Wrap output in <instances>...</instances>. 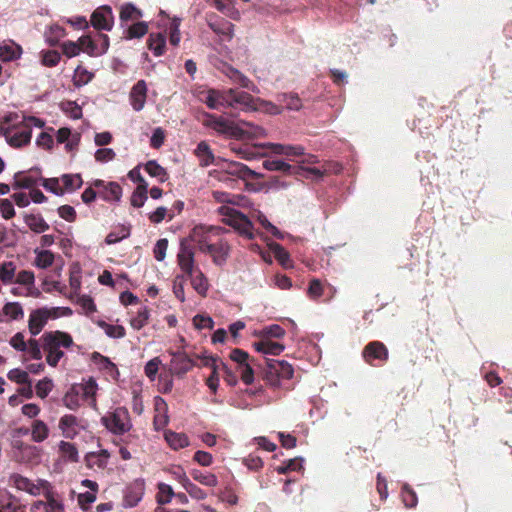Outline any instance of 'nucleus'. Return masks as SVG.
<instances>
[{"mask_svg": "<svg viewBox=\"0 0 512 512\" xmlns=\"http://www.w3.org/2000/svg\"><path fill=\"white\" fill-rule=\"evenodd\" d=\"M40 340L42 348L46 352V362L51 367H56L64 356L61 348H70L73 345L72 336L60 330L45 332Z\"/></svg>", "mask_w": 512, "mask_h": 512, "instance_id": "nucleus-1", "label": "nucleus"}, {"mask_svg": "<svg viewBox=\"0 0 512 512\" xmlns=\"http://www.w3.org/2000/svg\"><path fill=\"white\" fill-rule=\"evenodd\" d=\"M293 375L294 369L287 361L264 359L263 379L271 387H279L282 380H289Z\"/></svg>", "mask_w": 512, "mask_h": 512, "instance_id": "nucleus-2", "label": "nucleus"}, {"mask_svg": "<svg viewBox=\"0 0 512 512\" xmlns=\"http://www.w3.org/2000/svg\"><path fill=\"white\" fill-rule=\"evenodd\" d=\"M229 357L236 364L235 370L240 374L242 382L246 385L252 384L254 381V367L262 365L239 348L233 349Z\"/></svg>", "mask_w": 512, "mask_h": 512, "instance_id": "nucleus-3", "label": "nucleus"}, {"mask_svg": "<svg viewBox=\"0 0 512 512\" xmlns=\"http://www.w3.org/2000/svg\"><path fill=\"white\" fill-rule=\"evenodd\" d=\"M101 421L115 435H123L132 428L130 415L125 407H117L114 411L103 416Z\"/></svg>", "mask_w": 512, "mask_h": 512, "instance_id": "nucleus-4", "label": "nucleus"}, {"mask_svg": "<svg viewBox=\"0 0 512 512\" xmlns=\"http://www.w3.org/2000/svg\"><path fill=\"white\" fill-rule=\"evenodd\" d=\"M225 223L234 228L241 236L247 239L254 238V226L249 218L242 212L227 208Z\"/></svg>", "mask_w": 512, "mask_h": 512, "instance_id": "nucleus-5", "label": "nucleus"}, {"mask_svg": "<svg viewBox=\"0 0 512 512\" xmlns=\"http://www.w3.org/2000/svg\"><path fill=\"white\" fill-rule=\"evenodd\" d=\"M225 93V108L249 110L255 109L254 97L244 91L238 89H224Z\"/></svg>", "mask_w": 512, "mask_h": 512, "instance_id": "nucleus-6", "label": "nucleus"}, {"mask_svg": "<svg viewBox=\"0 0 512 512\" xmlns=\"http://www.w3.org/2000/svg\"><path fill=\"white\" fill-rule=\"evenodd\" d=\"M58 309L42 307L33 310L29 315L28 329L32 336H37L45 327L49 319L59 318Z\"/></svg>", "mask_w": 512, "mask_h": 512, "instance_id": "nucleus-7", "label": "nucleus"}, {"mask_svg": "<svg viewBox=\"0 0 512 512\" xmlns=\"http://www.w3.org/2000/svg\"><path fill=\"white\" fill-rule=\"evenodd\" d=\"M222 231L221 227L199 225L193 228L190 238L198 245L199 250L204 252L209 245L216 242L213 237H219Z\"/></svg>", "mask_w": 512, "mask_h": 512, "instance_id": "nucleus-8", "label": "nucleus"}, {"mask_svg": "<svg viewBox=\"0 0 512 512\" xmlns=\"http://www.w3.org/2000/svg\"><path fill=\"white\" fill-rule=\"evenodd\" d=\"M4 136L8 144L14 148H20L30 143L32 129L29 125L14 123L4 131Z\"/></svg>", "mask_w": 512, "mask_h": 512, "instance_id": "nucleus-9", "label": "nucleus"}, {"mask_svg": "<svg viewBox=\"0 0 512 512\" xmlns=\"http://www.w3.org/2000/svg\"><path fill=\"white\" fill-rule=\"evenodd\" d=\"M177 263L185 275H192L198 268L195 265L194 248L187 239H183L180 242Z\"/></svg>", "mask_w": 512, "mask_h": 512, "instance_id": "nucleus-10", "label": "nucleus"}, {"mask_svg": "<svg viewBox=\"0 0 512 512\" xmlns=\"http://www.w3.org/2000/svg\"><path fill=\"white\" fill-rule=\"evenodd\" d=\"M388 349L380 341L369 342L363 349L362 356L366 363L374 365V361L377 360L384 363L388 360Z\"/></svg>", "mask_w": 512, "mask_h": 512, "instance_id": "nucleus-11", "label": "nucleus"}, {"mask_svg": "<svg viewBox=\"0 0 512 512\" xmlns=\"http://www.w3.org/2000/svg\"><path fill=\"white\" fill-rule=\"evenodd\" d=\"M170 372L177 377H183L187 374L196 363L184 352L171 353Z\"/></svg>", "mask_w": 512, "mask_h": 512, "instance_id": "nucleus-12", "label": "nucleus"}, {"mask_svg": "<svg viewBox=\"0 0 512 512\" xmlns=\"http://www.w3.org/2000/svg\"><path fill=\"white\" fill-rule=\"evenodd\" d=\"M91 24L97 30L110 31L114 24V16L110 6H101L91 15Z\"/></svg>", "mask_w": 512, "mask_h": 512, "instance_id": "nucleus-13", "label": "nucleus"}, {"mask_svg": "<svg viewBox=\"0 0 512 512\" xmlns=\"http://www.w3.org/2000/svg\"><path fill=\"white\" fill-rule=\"evenodd\" d=\"M145 492L144 479L138 478L131 482L125 489L124 506L135 507L143 498Z\"/></svg>", "mask_w": 512, "mask_h": 512, "instance_id": "nucleus-14", "label": "nucleus"}, {"mask_svg": "<svg viewBox=\"0 0 512 512\" xmlns=\"http://www.w3.org/2000/svg\"><path fill=\"white\" fill-rule=\"evenodd\" d=\"M42 485V494L45 498V504L48 512H63L64 504L61 496L54 490L51 483L48 481H43Z\"/></svg>", "mask_w": 512, "mask_h": 512, "instance_id": "nucleus-15", "label": "nucleus"}, {"mask_svg": "<svg viewBox=\"0 0 512 512\" xmlns=\"http://www.w3.org/2000/svg\"><path fill=\"white\" fill-rule=\"evenodd\" d=\"M147 92V84L144 80L137 81V83H135L132 87L129 94V100L132 108L135 111H141L144 108Z\"/></svg>", "mask_w": 512, "mask_h": 512, "instance_id": "nucleus-16", "label": "nucleus"}, {"mask_svg": "<svg viewBox=\"0 0 512 512\" xmlns=\"http://www.w3.org/2000/svg\"><path fill=\"white\" fill-rule=\"evenodd\" d=\"M229 250L230 247L228 243L222 239H218L215 243L209 245L207 250L203 253L209 254L216 265H222L227 260Z\"/></svg>", "mask_w": 512, "mask_h": 512, "instance_id": "nucleus-17", "label": "nucleus"}, {"mask_svg": "<svg viewBox=\"0 0 512 512\" xmlns=\"http://www.w3.org/2000/svg\"><path fill=\"white\" fill-rule=\"evenodd\" d=\"M223 73L232 81V83L252 92L257 91L256 85L247 76L234 67L226 65L223 69Z\"/></svg>", "mask_w": 512, "mask_h": 512, "instance_id": "nucleus-18", "label": "nucleus"}, {"mask_svg": "<svg viewBox=\"0 0 512 512\" xmlns=\"http://www.w3.org/2000/svg\"><path fill=\"white\" fill-rule=\"evenodd\" d=\"M209 28L218 35L231 39L234 25L225 18L219 16L210 17L208 20Z\"/></svg>", "mask_w": 512, "mask_h": 512, "instance_id": "nucleus-19", "label": "nucleus"}, {"mask_svg": "<svg viewBox=\"0 0 512 512\" xmlns=\"http://www.w3.org/2000/svg\"><path fill=\"white\" fill-rule=\"evenodd\" d=\"M155 411L156 414L153 419V425L156 431L162 430L169 422L167 415V403L161 397L155 398Z\"/></svg>", "mask_w": 512, "mask_h": 512, "instance_id": "nucleus-20", "label": "nucleus"}, {"mask_svg": "<svg viewBox=\"0 0 512 512\" xmlns=\"http://www.w3.org/2000/svg\"><path fill=\"white\" fill-rule=\"evenodd\" d=\"M59 429L65 438L73 439L78 434L79 421L72 414H66L59 420Z\"/></svg>", "mask_w": 512, "mask_h": 512, "instance_id": "nucleus-21", "label": "nucleus"}, {"mask_svg": "<svg viewBox=\"0 0 512 512\" xmlns=\"http://www.w3.org/2000/svg\"><path fill=\"white\" fill-rule=\"evenodd\" d=\"M73 387L84 400H91L92 406H96L95 396L97 383L93 378H89V380L84 383L74 384Z\"/></svg>", "mask_w": 512, "mask_h": 512, "instance_id": "nucleus-22", "label": "nucleus"}, {"mask_svg": "<svg viewBox=\"0 0 512 512\" xmlns=\"http://www.w3.org/2000/svg\"><path fill=\"white\" fill-rule=\"evenodd\" d=\"M209 126L219 133L228 134L235 137L238 136V131H240V127L223 119L222 117H212Z\"/></svg>", "mask_w": 512, "mask_h": 512, "instance_id": "nucleus-23", "label": "nucleus"}, {"mask_svg": "<svg viewBox=\"0 0 512 512\" xmlns=\"http://www.w3.org/2000/svg\"><path fill=\"white\" fill-rule=\"evenodd\" d=\"M256 351L263 354L279 355L284 350V345L271 339H261L253 344Z\"/></svg>", "mask_w": 512, "mask_h": 512, "instance_id": "nucleus-24", "label": "nucleus"}, {"mask_svg": "<svg viewBox=\"0 0 512 512\" xmlns=\"http://www.w3.org/2000/svg\"><path fill=\"white\" fill-rule=\"evenodd\" d=\"M266 136V131L263 127L252 124L250 122H244L243 127H240L237 138H248L258 139Z\"/></svg>", "mask_w": 512, "mask_h": 512, "instance_id": "nucleus-25", "label": "nucleus"}, {"mask_svg": "<svg viewBox=\"0 0 512 512\" xmlns=\"http://www.w3.org/2000/svg\"><path fill=\"white\" fill-rule=\"evenodd\" d=\"M271 151L275 154L286 155V156H304V147L301 145H284L278 143L269 144Z\"/></svg>", "mask_w": 512, "mask_h": 512, "instance_id": "nucleus-26", "label": "nucleus"}, {"mask_svg": "<svg viewBox=\"0 0 512 512\" xmlns=\"http://www.w3.org/2000/svg\"><path fill=\"white\" fill-rule=\"evenodd\" d=\"M179 482L192 498L196 500H203L207 497V493L196 484L192 483L186 476L185 472H181L179 475Z\"/></svg>", "mask_w": 512, "mask_h": 512, "instance_id": "nucleus-27", "label": "nucleus"}, {"mask_svg": "<svg viewBox=\"0 0 512 512\" xmlns=\"http://www.w3.org/2000/svg\"><path fill=\"white\" fill-rule=\"evenodd\" d=\"M263 167L268 171H280L285 174H296L300 167L291 166L290 164L278 160V159H267L263 161Z\"/></svg>", "mask_w": 512, "mask_h": 512, "instance_id": "nucleus-28", "label": "nucleus"}, {"mask_svg": "<svg viewBox=\"0 0 512 512\" xmlns=\"http://www.w3.org/2000/svg\"><path fill=\"white\" fill-rule=\"evenodd\" d=\"M190 278V282L195 291L201 296H205L208 289L209 283L203 272L197 268L192 275H187Z\"/></svg>", "mask_w": 512, "mask_h": 512, "instance_id": "nucleus-29", "label": "nucleus"}, {"mask_svg": "<svg viewBox=\"0 0 512 512\" xmlns=\"http://www.w3.org/2000/svg\"><path fill=\"white\" fill-rule=\"evenodd\" d=\"M148 48L155 56H161L165 53L166 36L163 33H151L147 41Z\"/></svg>", "mask_w": 512, "mask_h": 512, "instance_id": "nucleus-30", "label": "nucleus"}, {"mask_svg": "<svg viewBox=\"0 0 512 512\" xmlns=\"http://www.w3.org/2000/svg\"><path fill=\"white\" fill-rule=\"evenodd\" d=\"M164 438L168 445L173 450H179L185 448L189 445V439L184 433H177L171 430H168L164 434Z\"/></svg>", "mask_w": 512, "mask_h": 512, "instance_id": "nucleus-31", "label": "nucleus"}, {"mask_svg": "<svg viewBox=\"0 0 512 512\" xmlns=\"http://www.w3.org/2000/svg\"><path fill=\"white\" fill-rule=\"evenodd\" d=\"M24 222L35 233H43L50 228L49 224L39 214H25Z\"/></svg>", "mask_w": 512, "mask_h": 512, "instance_id": "nucleus-32", "label": "nucleus"}, {"mask_svg": "<svg viewBox=\"0 0 512 512\" xmlns=\"http://www.w3.org/2000/svg\"><path fill=\"white\" fill-rule=\"evenodd\" d=\"M195 155L199 159V164L202 167H207L214 162V154L210 146L205 142L201 141L195 149Z\"/></svg>", "mask_w": 512, "mask_h": 512, "instance_id": "nucleus-33", "label": "nucleus"}, {"mask_svg": "<svg viewBox=\"0 0 512 512\" xmlns=\"http://www.w3.org/2000/svg\"><path fill=\"white\" fill-rule=\"evenodd\" d=\"M147 193L148 184L142 175H139V184L131 196V205L134 207H142L147 200Z\"/></svg>", "mask_w": 512, "mask_h": 512, "instance_id": "nucleus-34", "label": "nucleus"}, {"mask_svg": "<svg viewBox=\"0 0 512 512\" xmlns=\"http://www.w3.org/2000/svg\"><path fill=\"white\" fill-rule=\"evenodd\" d=\"M226 173L243 180L254 178L255 176L254 171L240 162H230L227 166Z\"/></svg>", "mask_w": 512, "mask_h": 512, "instance_id": "nucleus-35", "label": "nucleus"}, {"mask_svg": "<svg viewBox=\"0 0 512 512\" xmlns=\"http://www.w3.org/2000/svg\"><path fill=\"white\" fill-rule=\"evenodd\" d=\"M98 195L105 201H119L122 196V188L116 182H109L104 189L99 190Z\"/></svg>", "mask_w": 512, "mask_h": 512, "instance_id": "nucleus-36", "label": "nucleus"}, {"mask_svg": "<svg viewBox=\"0 0 512 512\" xmlns=\"http://www.w3.org/2000/svg\"><path fill=\"white\" fill-rule=\"evenodd\" d=\"M49 427L42 420H34L31 425V438L34 442L41 443L49 437Z\"/></svg>", "mask_w": 512, "mask_h": 512, "instance_id": "nucleus-37", "label": "nucleus"}, {"mask_svg": "<svg viewBox=\"0 0 512 512\" xmlns=\"http://www.w3.org/2000/svg\"><path fill=\"white\" fill-rule=\"evenodd\" d=\"M204 102L210 109H219L220 107H225L224 89H210L207 92V96Z\"/></svg>", "mask_w": 512, "mask_h": 512, "instance_id": "nucleus-38", "label": "nucleus"}, {"mask_svg": "<svg viewBox=\"0 0 512 512\" xmlns=\"http://www.w3.org/2000/svg\"><path fill=\"white\" fill-rule=\"evenodd\" d=\"M0 510L2 512H25V506L21 505L19 499L9 494L0 499Z\"/></svg>", "mask_w": 512, "mask_h": 512, "instance_id": "nucleus-39", "label": "nucleus"}, {"mask_svg": "<svg viewBox=\"0 0 512 512\" xmlns=\"http://www.w3.org/2000/svg\"><path fill=\"white\" fill-rule=\"evenodd\" d=\"M63 183L62 189L66 192H73L81 188L83 180L80 174H63L60 178Z\"/></svg>", "mask_w": 512, "mask_h": 512, "instance_id": "nucleus-40", "label": "nucleus"}, {"mask_svg": "<svg viewBox=\"0 0 512 512\" xmlns=\"http://www.w3.org/2000/svg\"><path fill=\"white\" fill-rule=\"evenodd\" d=\"M150 318V309L147 306H142L136 312V315L131 318L130 325L135 330H140L148 324Z\"/></svg>", "mask_w": 512, "mask_h": 512, "instance_id": "nucleus-41", "label": "nucleus"}, {"mask_svg": "<svg viewBox=\"0 0 512 512\" xmlns=\"http://www.w3.org/2000/svg\"><path fill=\"white\" fill-rule=\"evenodd\" d=\"M144 169L151 177L157 178L160 182L168 180V173L166 169L159 165L155 160L148 161L145 164Z\"/></svg>", "mask_w": 512, "mask_h": 512, "instance_id": "nucleus-42", "label": "nucleus"}, {"mask_svg": "<svg viewBox=\"0 0 512 512\" xmlns=\"http://www.w3.org/2000/svg\"><path fill=\"white\" fill-rule=\"evenodd\" d=\"M59 453L66 461L78 462L79 460L78 450L73 443L61 441L59 444Z\"/></svg>", "mask_w": 512, "mask_h": 512, "instance_id": "nucleus-43", "label": "nucleus"}, {"mask_svg": "<svg viewBox=\"0 0 512 512\" xmlns=\"http://www.w3.org/2000/svg\"><path fill=\"white\" fill-rule=\"evenodd\" d=\"M158 492L156 494V501L160 505H165L171 502L172 498L175 496V493L172 487L166 483H158L157 485Z\"/></svg>", "mask_w": 512, "mask_h": 512, "instance_id": "nucleus-44", "label": "nucleus"}, {"mask_svg": "<svg viewBox=\"0 0 512 512\" xmlns=\"http://www.w3.org/2000/svg\"><path fill=\"white\" fill-rule=\"evenodd\" d=\"M109 453L107 450H101L100 452H91L86 456V461L89 466H97L98 468H104L107 464Z\"/></svg>", "mask_w": 512, "mask_h": 512, "instance_id": "nucleus-45", "label": "nucleus"}, {"mask_svg": "<svg viewBox=\"0 0 512 512\" xmlns=\"http://www.w3.org/2000/svg\"><path fill=\"white\" fill-rule=\"evenodd\" d=\"M191 476L195 481L208 487H215L218 484L216 475L212 473H203L200 470L194 469L191 471Z\"/></svg>", "mask_w": 512, "mask_h": 512, "instance_id": "nucleus-46", "label": "nucleus"}, {"mask_svg": "<svg viewBox=\"0 0 512 512\" xmlns=\"http://www.w3.org/2000/svg\"><path fill=\"white\" fill-rule=\"evenodd\" d=\"M81 51L87 53L91 57L100 56L98 50V43L96 40H93L90 36L84 35L79 38Z\"/></svg>", "mask_w": 512, "mask_h": 512, "instance_id": "nucleus-47", "label": "nucleus"}, {"mask_svg": "<svg viewBox=\"0 0 512 512\" xmlns=\"http://www.w3.org/2000/svg\"><path fill=\"white\" fill-rule=\"evenodd\" d=\"M93 78L94 73L82 66H78L74 72L73 83L76 87H81L88 84Z\"/></svg>", "mask_w": 512, "mask_h": 512, "instance_id": "nucleus-48", "label": "nucleus"}, {"mask_svg": "<svg viewBox=\"0 0 512 512\" xmlns=\"http://www.w3.org/2000/svg\"><path fill=\"white\" fill-rule=\"evenodd\" d=\"M15 458L19 462L28 463L38 459L39 452L35 446L28 444L21 452L15 454Z\"/></svg>", "mask_w": 512, "mask_h": 512, "instance_id": "nucleus-49", "label": "nucleus"}, {"mask_svg": "<svg viewBox=\"0 0 512 512\" xmlns=\"http://www.w3.org/2000/svg\"><path fill=\"white\" fill-rule=\"evenodd\" d=\"M142 17V12L138 8H136L133 4L127 3L122 6L120 11V20L121 21H129V20H138Z\"/></svg>", "mask_w": 512, "mask_h": 512, "instance_id": "nucleus-50", "label": "nucleus"}, {"mask_svg": "<svg viewBox=\"0 0 512 512\" xmlns=\"http://www.w3.org/2000/svg\"><path fill=\"white\" fill-rule=\"evenodd\" d=\"M54 262V254L50 250L36 251L35 265L38 268L46 269Z\"/></svg>", "mask_w": 512, "mask_h": 512, "instance_id": "nucleus-51", "label": "nucleus"}, {"mask_svg": "<svg viewBox=\"0 0 512 512\" xmlns=\"http://www.w3.org/2000/svg\"><path fill=\"white\" fill-rule=\"evenodd\" d=\"M16 266L13 262H3L0 265V281L4 284H9L13 281L15 276Z\"/></svg>", "mask_w": 512, "mask_h": 512, "instance_id": "nucleus-52", "label": "nucleus"}, {"mask_svg": "<svg viewBox=\"0 0 512 512\" xmlns=\"http://www.w3.org/2000/svg\"><path fill=\"white\" fill-rule=\"evenodd\" d=\"M401 497L404 505L407 508H414L418 503V498L415 491L408 485L404 484L401 490Z\"/></svg>", "mask_w": 512, "mask_h": 512, "instance_id": "nucleus-53", "label": "nucleus"}, {"mask_svg": "<svg viewBox=\"0 0 512 512\" xmlns=\"http://www.w3.org/2000/svg\"><path fill=\"white\" fill-rule=\"evenodd\" d=\"M98 325L111 338H123L126 335V330L121 325H111L106 323L105 321H100Z\"/></svg>", "mask_w": 512, "mask_h": 512, "instance_id": "nucleus-54", "label": "nucleus"}, {"mask_svg": "<svg viewBox=\"0 0 512 512\" xmlns=\"http://www.w3.org/2000/svg\"><path fill=\"white\" fill-rule=\"evenodd\" d=\"M148 32L146 22H136L132 24L126 31L127 39L141 38Z\"/></svg>", "mask_w": 512, "mask_h": 512, "instance_id": "nucleus-55", "label": "nucleus"}, {"mask_svg": "<svg viewBox=\"0 0 512 512\" xmlns=\"http://www.w3.org/2000/svg\"><path fill=\"white\" fill-rule=\"evenodd\" d=\"M80 395L75 390V388L72 386L64 395L63 397V404L70 410H76L80 406L79 401Z\"/></svg>", "mask_w": 512, "mask_h": 512, "instance_id": "nucleus-56", "label": "nucleus"}, {"mask_svg": "<svg viewBox=\"0 0 512 512\" xmlns=\"http://www.w3.org/2000/svg\"><path fill=\"white\" fill-rule=\"evenodd\" d=\"M280 102L289 110L298 111L302 107V101L297 94H283Z\"/></svg>", "mask_w": 512, "mask_h": 512, "instance_id": "nucleus-57", "label": "nucleus"}, {"mask_svg": "<svg viewBox=\"0 0 512 512\" xmlns=\"http://www.w3.org/2000/svg\"><path fill=\"white\" fill-rule=\"evenodd\" d=\"M3 313L13 320L20 319L24 315L23 308L18 302L6 303L3 307Z\"/></svg>", "mask_w": 512, "mask_h": 512, "instance_id": "nucleus-58", "label": "nucleus"}, {"mask_svg": "<svg viewBox=\"0 0 512 512\" xmlns=\"http://www.w3.org/2000/svg\"><path fill=\"white\" fill-rule=\"evenodd\" d=\"M285 329L282 328L278 324H273L267 327H264L261 331L262 339H271V338H282L285 335Z\"/></svg>", "mask_w": 512, "mask_h": 512, "instance_id": "nucleus-59", "label": "nucleus"}, {"mask_svg": "<svg viewBox=\"0 0 512 512\" xmlns=\"http://www.w3.org/2000/svg\"><path fill=\"white\" fill-rule=\"evenodd\" d=\"M42 186L46 190H48L58 196H62L65 193V189H62V187L60 186V178L42 179Z\"/></svg>", "mask_w": 512, "mask_h": 512, "instance_id": "nucleus-60", "label": "nucleus"}, {"mask_svg": "<svg viewBox=\"0 0 512 512\" xmlns=\"http://www.w3.org/2000/svg\"><path fill=\"white\" fill-rule=\"evenodd\" d=\"M274 255L277 261L285 268L291 266V259L288 251L281 246L280 244H276L274 247Z\"/></svg>", "mask_w": 512, "mask_h": 512, "instance_id": "nucleus-61", "label": "nucleus"}, {"mask_svg": "<svg viewBox=\"0 0 512 512\" xmlns=\"http://www.w3.org/2000/svg\"><path fill=\"white\" fill-rule=\"evenodd\" d=\"M7 377L10 381H13L17 384H28L30 381L28 372L19 368L10 370L7 374Z\"/></svg>", "mask_w": 512, "mask_h": 512, "instance_id": "nucleus-62", "label": "nucleus"}, {"mask_svg": "<svg viewBox=\"0 0 512 512\" xmlns=\"http://www.w3.org/2000/svg\"><path fill=\"white\" fill-rule=\"evenodd\" d=\"M60 59L61 56L59 52L55 50H48L42 52L41 62L46 67H55L56 65H58Z\"/></svg>", "mask_w": 512, "mask_h": 512, "instance_id": "nucleus-63", "label": "nucleus"}, {"mask_svg": "<svg viewBox=\"0 0 512 512\" xmlns=\"http://www.w3.org/2000/svg\"><path fill=\"white\" fill-rule=\"evenodd\" d=\"M162 364L159 357H154L150 361H148L144 367L145 375L151 380H155L156 375L159 371V367Z\"/></svg>", "mask_w": 512, "mask_h": 512, "instance_id": "nucleus-64", "label": "nucleus"}]
</instances>
